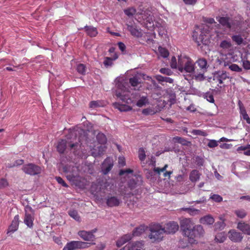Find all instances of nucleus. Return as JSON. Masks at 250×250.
<instances>
[{
    "instance_id": "nucleus-1",
    "label": "nucleus",
    "mask_w": 250,
    "mask_h": 250,
    "mask_svg": "<svg viewBox=\"0 0 250 250\" xmlns=\"http://www.w3.org/2000/svg\"><path fill=\"white\" fill-rule=\"evenodd\" d=\"M66 139L67 140L62 139L58 143L57 149L60 153H63L68 146L71 150H73L75 155H78L82 158L87 157L86 155H83L80 153V149L82 148L83 143L81 137L77 138L76 131L71 132L67 135Z\"/></svg>"
},
{
    "instance_id": "nucleus-2",
    "label": "nucleus",
    "mask_w": 250,
    "mask_h": 250,
    "mask_svg": "<svg viewBox=\"0 0 250 250\" xmlns=\"http://www.w3.org/2000/svg\"><path fill=\"white\" fill-rule=\"evenodd\" d=\"M178 69L182 73H192L195 70V63L189 57L181 55L178 57Z\"/></svg>"
},
{
    "instance_id": "nucleus-3",
    "label": "nucleus",
    "mask_w": 250,
    "mask_h": 250,
    "mask_svg": "<svg viewBox=\"0 0 250 250\" xmlns=\"http://www.w3.org/2000/svg\"><path fill=\"white\" fill-rule=\"evenodd\" d=\"M149 230L150 233L148 238L153 243H159L163 240L165 231L163 226L160 224H154L149 226Z\"/></svg>"
},
{
    "instance_id": "nucleus-4",
    "label": "nucleus",
    "mask_w": 250,
    "mask_h": 250,
    "mask_svg": "<svg viewBox=\"0 0 250 250\" xmlns=\"http://www.w3.org/2000/svg\"><path fill=\"white\" fill-rule=\"evenodd\" d=\"M181 229L183 234L189 239L193 234V229L194 227V223L190 219H183L181 224Z\"/></svg>"
},
{
    "instance_id": "nucleus-5",
    "label": "nucleus",
    "mask_w": 250,
    "mask_h": 250,
    "mask_svg": "<svg viewBox=\"0 0 250 250\" xmlns=\"http://www.w3.org/2000/svg\"><path fill=\"white\" fill-rule=\"evenodd\" d=\"M95 243H87L80 241H72L68 242L65 247L68 250H76L78 249H86L91 245H95Z\"/></svg>"
},
{
    "instance_id": "nucleus-6",
    "label": "nucleus",
    "mask_w": 250,
    "mask_h": 250,
    "mask_svg": "<svg viewBox=\"0 0 250 250\" xmlns=\"http://www.w3.org/2000/svg\"><path fill=\"white\" fill-rule=\"evenodd\" d=\"M22 170L27 174L30 175H36L40 174L41 172V168L34 164H28L24 165Z\"/></svg>"
},
{
    "instance_id": "nucleus-7",
    "label": "nucleus",
    "mask_w": 250,
    "mask_h": 250,
    "mask_svg": "<svg viewBox=\"0 0 250 250\" xmlns=\"http://www.w3.org/2000/svg\"><path fill=\"white\" fill-rule=\"evenodd\" d=\"M131 93L129 91L122 89L121 91L116 90L115 95L123 102L126 104H130L133 102L131 98Z\"/></svg>"
},
{
    "instance_id": "nucleus-8",
    "label": "nucleus",
    "mask_w": 250,
    "mask_h": 250,
    "mask_svg": "<svg viewBox=\"0 0 250 250\" xmlns=\"http://www.w3.org/2000/svg\"><path fill=\"white\" fill-rule=\"evenodd\" d=\"M33 213V210L31 207L29 206L26 207L24 222L29 228H32L33 225L34 220Z\"/></svg>"
},
{
    "instance_id": "nucleus-9",
    "label": "nucleus",
    "mask_w": 250,
    "mask_h": 250,
    "mask_svg": "<svg viewBox=\"0 0 250 250\" xmlns=\"http://www.w3.org/2000/svg\"><path fill=\"white\" fill-rule=\"evenodd\" d=\"M163 229L166 234H174L179 229V225L176 222L169 221L164 225Z\"/></svg>"
},
{
    "instance_id": "nucleus-10",
    "label": "nucleus",
    "mask_w": 250,
    "mask_h": 250,
    "mask_svg": "<svg viewBox=\"0 0 250 250\" xmlns=\"http://www.w3.org/2000/svg\"><path fill=\"white\" fill-rule=\"evenodd\" d=\"M126 25L127 29L130 32L132 36L137 38L142 36L141 29L134 22H129Z\"/></svg>"
},
{
    "instance_id": "nucleus-11",
    "label": "nucleus",
    "mask_w": 250,
    "mask_h": 250,
    "mask_svg": "<svg viewBox=\"0 0 250 250\" xmlns=\"http://www.w3.org/2000/svg\"><path fill=\"white\" fill-rule=\"evenodd\" d=\"M143 241L129 243L120 250H141L144 247Z\"/></svg>"
},
{
    "instance_id": "nucleus-12",
    "label": "nucleus",
    "mask_w": 250,
    "mask_h": 250,
    "mask_svg": "<svg viewBox=\"0 0 250 250\" xmlns=\"http://www.w3.org/2000/svg\"><path fill=\"white\" fill-rule=\"evenodd\" d=\"M113 166V161L112 158H107L102 164V171L104 174H107L112 169Z\"/></svg>"
},
{
    "instance_id": "nucleus-13",
    "label": "nucleus",
    "mask_w": 250,
    "mask_h": 250,
    "mask_svg": "<svg viewBox=\"0 0 250 250\" xmlns=\"http://www.w3.org/2000/svg\"><path fill=\"white\" fill-rule=\"evenodd\" d=\"M121 203V200L117 196L108 195L106 198V204L109 207H118Z\"/></svg>"
},
{
    "instance_id": "nucleus-14",
    "label": "nucleus",
    "mask_w": 250,
    "mask_h": 250,
    "mask_svg": "<svg viewBox=\"0 0 250 250\" xmlns=\"http://www.w3.org/2000/svg\"><path fill=\"white\" fill-rule=\"evenodd\" d=\"M149 165L154 167L153 170L154 172L158 176L161 175L162 172H164L168 167L167 164H166L162 168L156 167V160L155 157L153 156H152L150 158Z\"/></svg>"
},
{
    "instance_id": "nucleus-15",
    "label": "nucleus",
    "mask_w": 250,
    "mask_h": 250,
    "mask_svg": "<svg viewBox=\"0 0 250 250\" xmlns=\"http://www.w3.org/2000/svg\"><path fill=\"white\" fill-rule=\"evenodd\" d=\"M229 239L234 242H240L243 239L242 234L235 229H231L228 232Z\"/></svg>"
},
{
    "instance_id": "nucleus-16",
    "label": "nucleus",
    "mask_w": 250,
    "mask_h": 250,
    "mask_svg": "<svg viewBox=\"0 0 250 250\" xmlns=\"http://www.w3.org/2000/svg\"><path fill=\"white\" fill-rule=\"evenodd\" d=\"M78 234L85 241H93L95 240V236L92 234V232L89 231L80 230Z\"/></svg>"
},
{
    "instance_id": "nucleus-17",
    "label": "nucleus",
    "mask_w": 250,
    "mask_h": 250,
    "mask_svg": "<svg viewBox=\"0 0 250 250\" xmlns=\"http://www.w3.org/2000/svg\"><path fill=\"white\" fill-rule=\"evenodd\" d=\"M218 21L222 25L228 29H231L232 27L233 20L229 17H220Z\"/></svg>"
},
{
    "instance_id": "nucleus-18",
    "label": "nucleus",
    "mask_w": 250,
    "mask_h": 250,
    "mask_svg": "<svg viewBox=\"0 0 250 250\" xmlns=\"http://www.w3.org/2000/svg\"><path fill=\"white\" fill-rule=\"evenodd\" d=\"M142 182V177L138 176L135 179H130L127 183V185L130 189L132 190L136 188L137 185H141Z\"/></svg>"
},
{
    "instance_id": "nucleus-19",
    "label": "nucleus",
    "mask_w": 250,
    "mask_h": 250,
    "mask_svg": "<svg viewBox=\"0 0 250 250\" xmlns=\"http://www.w3.org/2000/svg\"><path fill=\"white\" fill-rule=\"evenodd\" d=\"M192 233L193 235L191 237H190L189 239H193L195 237H199L202 236L204 233L203 227L201 225L194 226Z\"/></svg>"
},
{
    "instance_id": "nucleus-20",
    "label": "nucleus",
    "mask_w": 250,
    "mask_h": 250,
    "mask_svg": "<svg viewBox=\"0 0 250 250\" xmlns=\"http://www.w3.org/2000/svg\"><path fill=\"white\" fill-rule=\"evenodd\" d=\"M19 225V215H16L13 220L12 221V223L10 226L8 228L7 233L9 232H14L16 231L18 228Z\"/></svg>"
},
{
    "instance_id": "nucleus-21",
    "label": "nucleus",
    "mask_w": 250,
    "mask_h": 250,
    "mask_svg": "<svg viewBox=\"0 0 250 250\" xmlns=\"http://www.w3.org/2000/svg\"><path fill=\"white\" fill-rule=\"evenodd\" d=\"M91 150L92 155L95 157L103 154L105 151V147L103 146L102 145L99 144L97 146H95Z\"/></svg>"
},
{
    "instance_id": "nucleus-22",
    "label": "nucleus",
    "mask_w": 250,
    "mask_h": 250,
    "mask_svg": "<svg viewBox=\"0 0 250 250\" xmlns=\"http://www.w3.org/2000/svg\"><path fill=\"white\" fill-rule=\"evenodd\" d=\"M213 80L218 82L219 84L223 83L224 81L229 78L226 72H219L214 76Z\"/></svg>"
},
{
    "instance_id": "nucleus-23",
    "label": "nucleus",
    "mask_w": 250,
    "mask_h": 250,
    "mask_svg": "<svg viewBox=\"0 0 250 250\" xmlns=\"http://www.w3.org/2000/svg\"><path fill=\"white\" fill-rule=\"evenodd\" d=\"M237 229L243 232V233L250 235V225L245 222H239L237 224Z\"/></svg>"
},
{
    "instance_id": "nucleus-24",
    "label": "nucleus",
    "mask_w": 250,
    "mask_h": 250,
    "mask_svg": "<svg viewBox=\"0 0 250 250\" xmlns=\"http://www.w3.org/2000/svg\"><path fill=\"white\" fill-rule=\"evenodd\" d=\"M132 236L131 234H126L122 236L116 242V245L118 247H121L122 245L130 241L132 238Z\"/></svg>"
},
{
    "instance_id": "nucleus-25",
    "label": "nucleus",
    "mask_w": 250,
    "mask_h": 250,
    "mask_svg": "<svg viewBox=\"0 0 250 250\" xmlns=\"http://www.w3.org/2000/svg\"><path fill=\"white\" fill-rule=\"evenodd\" d=\"M221 51H228L231 50L232 44L230 40L222 41L219 46Z\"/></svg>"
},
{
    "instance_id": "nucleus-26",
    "label": "nucleus",
    "mask_w": 250,
    "mask_h": 250,
    "mask_svg": "<svg viewBox=\"0 0 250 250\" xmlns=\"http://www.w3.org/2000/svg\"><path fill=\"white\" fill-rule=\"evenodd\" d=\"M196 63L197 64L200 70L203 73L207 71L208 66V65L207 61L206 59L203 58H199L196 61Z\"/></svg>"
},
{
    "instance_id": "nucleus-27",
    "label": "nucleus",
    "mask_w": 250,
    "mask_h": 250,
    "mask_svg": "<svg viewBox=\"0 0 250 250\" xmlns=\"http://www.w3.org/2000/svg\"><path fill=\"white\" fill-rule=\"evenodd\" d=\"M84 29L87 35L90 37H96L98 33L97 28L92 26L86 25L84 26Z\"/></svg>"
},
{
    "instance_id": "nucleus-28",
    "label": "nucleus",
    "mask_w": 250,
    "mask_h": 250,
    "mask_svg": "<svg viewBox=\"0 0 250 250\" xmlns=\"http://www.w3.org/2000/svg\"><path fill=\"white\" fill-rule=\"evenodd\" d=\"M201 174L199 171L196 169L192 170L189 174V180L192 183L198 181L200 177Z\"/></svg>"
},
{
    "instance_id": "nucleus-29",
    "label": "nucleus",
    "mask_w": 250,
    "mask_h": 250,
    "mask_svg": "<svg viewBox=\"0 0 250 250\" xmlns=\"http://www.w3.org/2000/svg\"><path fill=\"white\" fill-rule=\"evenodd\" d=\"M115 108H117L121 111H127L131 110L132 107L126 104H121L119 103H115L113 104Z\"/></svg>"
},
{
    "instance_id": "nucleus-30",
    "label": "nucleus",
    "mask_w": 250,
    "mask_h": 250,
    "mask_svg": "<svg viewBox=\"0 0 250 250\" xmlns=\"http://www.w3.org/2000/svg\"><path fill=\"white\" fill-rule=\"evenodd\" d=\"M118 58V56L115 54L113 58L106 57L104 59L103 63L106 68L111 66L113 64V62Z\"/></svg>"
},
{
    "instance_id": "nucleus-31",
    "label": "nucleus",
    "mask_w": 250,
    "mask_h": 250,
    "mask_svg": "<svg viewBox=\"0 0 250 250\" xmlns=\"http://www.w3.org/2000/svg\"><path fill=\"white\" fill-rule=\"evenodd\" d=\"M146 227L145 226L141 225L139 227L135 228L131 234L133 236H139L143 234L146 230Z\"/></svg>"
},
{
    "instance_id": "nucleus-32",
    "label": "nucleus",
    "mask_w": 250,
    "mask_h": 250,
    "mask_svg": "<svg viewBox=\"0 0 250 250\" xmlns=\"http://www.w3.org/2000/svg\"><path fill=\"white\" fill-rule=\"evenodd\" d=\"M200 222L203 224L211 225L214 222V219L210 215H207L201 218Z\"/></svg>"
},
{
    "instance_id": "nucleus-33",
    "label": "nucleus",
    "mask_w": 250,
    "mask_h": 250,
    "mask_svg": "<svg viewBox=\"0 0 250 250\" xmlns=\"http://www.w3.org/2000/svg\"><path fill=\"white\" fill-rule=\"evenodd\" d=\"M240 113L242 115L243 119L246 120L248 124H250V118L247 113L245 107L241 105H240Z\"/></svg>"
},
{
    "instance_id": "nucleus-34",
    "label": "nucleus",
    "mask_w": 250,
    "mask_h": 250,
    "mask_svg": "<svg viewBox=\"0 0 250 250\" xmlns=\"http://www.w3.org/2000/svg\"><path fill=\"white\" fill-rule=\"evenodd\" d=\"M148 99L146 96H143L140 97L139 100L137 102L136 105L138 107H142L148 104Z\"/></svg>"
},
{
    "instance_id": "nucleus-35",
    "label": "nucleus",
    "mask_w": 250,
    "mask_h": 250,
    "mask_svg": "<svg viewBox=\"0 0 250 250\" xmlns=\"http://www.w3.org/2000/svg\"><path fill=\"white\" fill-rule=\"evenodd\" d=\"M243 66L245 69H250V53L247 54L242 60Z\"/></svg>"
},
{
    "instance_id": "nucleus-36",
    "label": "nucleus",
    "mask_w": 250,
    "mask_h": 250,
    "mask_svg": "<svg viewBox=\"0 0 250 250\" xmlns=\"http://www.w3.org/2000/svg\"><path fill=\"white\" fill-rule=\"evenodd\" d=\"M224 65L225 67L228 66L229 68L233 71L240 72L242 71V69L236 64L229 63L225 62Z\"/></svg>"
},
{
    "instance_id": "nucleus-37",
    "label": "nucleus",
    "mask_w": 250,
    "mask_h": 250,
    "mask_svg": "<svg viewBox=\"0 0 250 250\" xmlns=\"http://www.w3.org/2000/svg\"><path fill=\"white\" fill-rule=\"evenodd\" d=\"M156 79L159 82H166L169 83H173V80L169 77H164L160 75L155 76Z\"/></svg>"
},
{
    "instance_id": "nucleus-38",
    "label": "nucleus",
    "mask_w": 250,
    "mask_h": 250,
    "mask_svg": "<svg viewBox=\"0 0 250 250\" xmlns=\"http://www.w3.org/2000/svg\"><path fill=\"white\" fill-rule=\"evenodd\" d=\"M96 139L100 145H104L106 143V137L105 135L102 133H99L96 136Z\"/></svg>"
},
{
    "instance_id": "nucleus-39",
    "label": "nucleus",
    "mask_w": 250,
    "mask_h": 250,
    "mask_svg": "<svg viewBox=\"0 0 250 250\" xmlns=\"http://www.w3.org/2000/svg\"><path fill=\"white\" fill-rule=\"evenodd\" d=\"M68 214L75 219L77 221H80L81 220V217L79 216L78 212L77 210L75 209H70L68 212Z\"/></svg>"
},
{
    "instance_id": "nucleus-40",
    "label": "nucleus",
    "mask_w": 250,
    "mask_h": 250,
    "mask_svg": "<svg viewBox=\"0 0 250 250\" xmlns=\"http://www.w3.org/2000/svg\"><path fill=\"white\" fill-rule=\"evenodd\" d=\"M77 70L79 74L84 75L86 71V66L84 64L80 63L77 66Z\"/></svg>"
},
{
    "instance_id": "nucleus-41",
    "label": "nucleus",
    "mask_w": 250,
    "mask_h": 250,
    "mask_svg": "<svg viewBox=\"0 0 250 250\" xmlns=\"http://www.w3.org/2000/svg\"><path fill=\"white\" fill-rule=\"evenodd\" d=\"M196 32H194L193 35V38L195 42L197 43L198 46L201 45V43L205 44L203 41V36L202 35H200L199 38L197 37Z\"/></svg>"
},
{
    "instance_id": "nucleus-42",
    "label": "nucleus",
    "mask_w": 250,
    "mask_h": 250,
    "mask_svg": "<svg viewBox=\"0 0 250 250\" xmlns=\"http://www.w3.org/2000/svg\"><path fill=\"white\" fill-rule=\"evenodd\" d=\"M231 39L237 45H240L243 42V39L240 35H233L231 37Z\"/></svg>"
},
{
    "instance_id": "nucleus-43",
    "label": "nucleus",
    "mask_w": 250,
    "mask_h": 250,
    "mask_svg": "<svg viewBox=\"0 0 250 250\" xmlns=\"http://www.w3.org/2000/svg\"><path fill=\"white\" fill-rule=\"evenodd\" d=\"M158 51L160 56L164 58H167L169 55V52L168 50L165 48L160 46L158 48Z\"/></svg>"
},
{
    "instance_id": "nucleus-44",
    "label": "nucleus",
    "mask_w": 250,
    "mask_h": 250,
    "mask_svg": "<svg viewBox=\"0 0 250 250\" xmlns=\"http://www.w3.org/2000/svg\"><path fill=\"white\" fill-rule=\"evenodd\" d=\"M129 83L133 87L137 86L140 84L139 79L137 77H133L129 79Z\"/></svg>"
},
{
    "instance_id": "nucleus-45",
    "label": "nucleus",
    "mask_w": 250,
    "mask_h": 250,
    "mask_svg": "<svg viewBox=\"0 0 250 250\" xmlns=\"http://www.w3.org/2000/svg\"><path fill=\"white\" fill-rule=\"evenodd\" d=\"M138 157L141 162L145 161L146 158V155L144 148L142 147L139 148L138 151Z\"/></svg>"
},
{
    "instance_id": "nucleus-46",
    "label": "nucleus",
    "mask_w": 250,
    "mask_h": 250,
    "mask_svg": "<svg viewBox=\"0 0 250 250\" xmlns=\"http://www.w3.org/2000/svg\"><path fill=\"white\" fill-rule=\"evenodd\" d=\"M234 213L238 217L240 218H244L247 215V212L244 209L236 210Z\"/></svg>"
},
{
    "instance_id": "nucleus-47",
    "label": "nucleus",
    "mask_w": 250,
    "mask_h": 250,
    "mask_svg": "<svg viewBox=\"0 0 250 250\" xmlns=\"http://www.w3.org/2000/svg\"><path fill=\"white\" fill-rule=\"evenodd\" d=\"M182 210L187 211L188 213H189L191 215H194L199 213V210L198 209H196L192 208H182L181 209Z\"/></svg>"
},
{
    "instance_id": "nucleus-48",
    "label": "nucleus",
    "mask_w": 250,
    "mask_h": 250,
    "mask_svg": "<svg viewBox=\"0 0 250 250\" xmlns=\"http://www.w3.org/2000/svg\"><path fill=\"white\" fill-rule=\"evenodd\" d=\"M124 12L125 15L130 17L135 14L136 10L134 8L131 7L125 10Z\"/></svg>"
},
{
    "instance_id": "nucleus-49",
    "label": "nucleus",
    "mask_w": 250,
    "mask_h": 250,
    "mask_svg": "<svg viewBox=\"0 0 250 250\" xmlns=\"http://www.w3.org/2000/svg\"><path fill=\"white\" fill-rule=\"evenodd\" d=\"M191 133L193 135H199L202 136H206L207 135V133L206 131L199 129H193Z\"/></svg>"
},
{
    "instance_id": "nucleus-50",
    "label": "nucleus",
    "mask_w": 250,
    "mask_h": 250,
    "mask_svg": "<svg viewBox=\"0 0 250 250\" xmlns=\"http://www.w3.org/2000/svg\"><path fill=\"white\" fill-rule=\"evenodd\" d=\"M102 106V103L100 101H93L89 104V107L90 108H94L97 107Z\"/></svg>"
},
{
    "instance_id": "nucleus-51",
    "label": "nucleus",
    "mask_w": 250,
    "mask_h": 250,
    "mask_svg": "<svg viewBox=\"0 0 250 250\" xmlns=\"http://www.w3.org/2000/svg\"><path fill=\"white\" fill-rule=\"evenodd\" d=\"M161 73L167 76H170L173 74V72L168 68H162L159 71Z\"/></svg>"
},
{
    "instance_id": "nucleus-52",
    "label": "nucleus",
    "mask_w": 250,
    "mask_h": 250,
    "mask_svg": "<svg viewBox=\"0 0 250 250\" xmlns=\"http://www.w3.org/2000/svg\"><path fill=\"white\" fill-rule=\"evenodd\" d=\"M9 186L7 180L5 178L0 179V189L4 188Z\"/></svg>"
},
{
    "instance_id": "nucleus-53",
    "label": "nucleus",
    "mask_w": 250,
    "mask_h": 250,
    "mask_svg": "<svg viewBox=\"0 0 250 250\" xmlns=\"http://www.w3.org/2000/svg\"><path fill=\"white\" fill-rule=\"evenodd\" d=\"M210 199L216 202H221L223 200V198L218 194H214L210 196Z\"/></svg>"
},
{
    "instance_id": "nucleus-54",
    "label": "nucleus",
    "mask_w": 250,
    "mask_h": 250,
    "mask_svg": "<svg viewBox=\"0 0 250 250\" xmlns=\"http://www.w3.org/2000/svg\"><path fill=\"white\" fill-rule=\"evenodd\" d=\"M215 228L216 229H222L224 228L225 224L224 222V220L220 222H218L215 224Z\"/></svg>"
},
{
    "instance_id": "nucleus-55",
    "label": "nucleus",
    "mask_w": 250,
    "mask_h": 250,
    "mask_svg": "<svg viewBox=\"0 0 250 250\" xmlns=\"http://www.w3.org/2000/svg\"><path fill=\"white\" fill-rule=\"evenodd\" d=\"M205 98L210 103H213L214 102V97L212 94L206 93L204 95Z\"/></svg>"
},
{
    "instance_id": "nucleus-56",
    "label": "nucleus",
    "mask_w": 250,
    "mask_h": 250,
    "mask_svg": "<svg viewBox=\"0 0 250 250\" xmlns=\"http://www.w3.org/2000/svg\"><path fill=\"white\" fill-rule=\"evenodd\" d=\"M173 139L176 142L182 145H185L187 144V141L182 137L176 136L174 137Z\"/></svg>"
},
{
    "instance_id": "nucleus-57",
    "label": "nucleus",
    "mask_w": 250,
    "mask_h": 250,
    "mask_svg": "<svg viewBox=\"0 0 250 250\" xmlns=\"http://www.w3.org/2000/svg\"><path fill=\"white\" fill-rule=\"evenodd\" d=\"M170 66L172 68L178 69V63H177L176 59L175 57H172L171 59Z\"/></svg>"
},
{
    "instance_id": "nucleus-58",
    "label": "nucleus",
    "mask_w": 250,
    "mask_h": 250,
    "mask_svg": "<svg viewBox=\"0 0 250 250\" xmlns=\"http://www.w3.org/2000/svg\"><path fill=\"white\" fill-rule=\"evenodd\" d=\"M56 179L58 183L62 185L63 187H68V185L61 177H56Z\"/></svg>"
},
{
    "instance_id": "nucleus-59",
    "label": "nucleus",
    "mask_w": 250,
    "mask_h": 250,
    "mask_svg": "<svg viewBox=\"0 0 250 250\" xmlns=\"http://www.w3.org/2000/svg\"><path fill=\"white\" fill-rule=\"evenodd\" d=\"M196 163L199 167L202 166L204 163V159L198 156L196 158Z\"/></svg>"
},
{
    "instance_id": "nucleus-60",
    "label": "nucleus",
    "mask_w": 250,
    "mask_h": 250,
    "mask_svg": "<svg viewBox=\"0 0 250 250\" xmlns=\"http://www.w3.org/2000/svg\"><path fill=\"white\" fill-rule=\"evenodd\" d=\"M208 146L210 148H213L218 146V143L215 140H212L208 142Z\"/></svg>"
},
{
    "instance_id": "nucleus-61",
    "label": "nucleus",
    "mask_w": 250,
    "mask_h": 250,
    "mask_svg": "<svg viewBox=\"0 0 250 250\" xmlns=\"http://www.w3.org/2000/svg\"><path fill=\"white\" fill-rule=\"evenodd\" d=\"M133 170L130 168H127L126 169H125V170L122 169L119 172V175H123L125 173H133Z\"/></svg>"
},
{
    "instance_id": "nucleus-62",
    "label": "nucleus",
    "mask_w": 250,
    "mask_h": 250,
    "mask_svg": "<svg viewBox=\"0 0 250 250\" xmlns=\"http://www.w3.org/2000/svg\"><path fill=\"white\" fill-rule=\"evenodd\" d=\"M23 160L21 159L17 160L14 162L12 166H9V167H11L21 165L23 163Z\"/></svg>"
},
{
    "instance_id": "nucleus-63",
    "label": "nucleus",
    "mask_w": 250,
    "mask_h": 250,
    "mask_svg": "<svg viewBox=\"0 0 250 250\" xmlns=\"http://www.w3.org/2000/svg\"><path fill=\"white\" fill-rule=\"evenodd\" d=\"M249 148H250V145H248L247 146H240L237 148V151L238 152L241 150L245 151Z\"/></svg>"
},
{
    "instance_id": "nucleus-64",
    "label": "nucleus",
    "mask_w": 250,
    "mask_h": 250,
    "mask_svg": "<svg viewBox=\"0 0 250 250\" xmlns=\"http://www.w3.org/2000/svg\"><path fill=\"white\" fill-rule=\"evenodd\" d=\"M105 247V245L104 244L101 243L96 247L94 250H103Z\"/></svg>"
}]
</instances>
